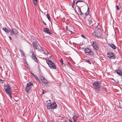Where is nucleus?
<instances>
[{
    "mask_svg": "<svg viewBox=\"0 0 122 122\" xmlns=\"http://www.w3.org/2000/svg\"><path fill=\"white\" fill-rule=\"evenodd\" d=\"M43 53L44 54H46V55H48V53H46V52H45V51H44V52H43Z\"/></svg>",
    "mask_w": 122,
    "mask_h": 122,
    "instance_id": "c85d7f7f",
    "label": "nucleus"
},
{
    "mask_svg": "<svg viewBox=\"0 0 122 122\" xmlns=\"http://www.w3.org/2000/svg\"><path fill=\"white\" fill-rule=\"evenodd\" d=\"M47 109H55L56 108L57 105L56 103L54 102L52 103H48L47 104Z\"/></svg>",
    "mask_w": 122,
    "mask_h": 122,
    "instance_id": "39448f33",
    "label": "nucleus"
},
{
    "mask_svg": "<svg viewBox=\"0 0 122 122\" xmlns=\"http://www.w3.org/2000/svg\"><path fill=\"white\" fill-rule=\"evenodd\" d=\"M39 78L40 79H41V81H42L43 79L44 78V77L41 76H40Z\"/></svg>",
    "mask_w": 122,
    "mask_h": 122,
    "instance_id": "393cba45",
    "label": "nucleus"
},
{
    "mask_svg": "<svg viewBox=\"0 0 122 122\" xmlns=\"http://www.w3.org/2000/svg\"><path fill=\"white\" fill-rule=\"evenodd\" d=\"M67 63H68V64L69 65V66H71V65L70 63L69 62H68Z\"/></svg>",
    "mask_w": 122,
    "mask_h": 122,
    "instance_id": "2f4dec72",
    "label": "nucleus"
},
{
    "mask_svg": "<svg viewBox=\"0 0 122 122\" xmlns=\"http://www.w3.org/2000/svg\"><path fill=\"white\" fill-rule=\"evenodd\" d=\"M74 3H71V5H74Z\"/></svg>",
    "mask_w": 122,
    "mask_h": 122,
    "instance_id": "4c0bfd02",
    "label": "nucleus"
},
{
    "mask_svg": "<svg viewBox=\"0 0 122 122\" xmlns=\"http://www.w3.org/2000/svg\"><path fill=\"white\" fill-rule=\"evenodd\" d=\"M46 16L47 17V18L48 19V20L49 21H51V19L50 18V15H49L48 14H47V15H46Z\"/></svg>",
    "mask_w": 122,
    "mask_h": 122,
    "instance_id": "412c9836",
    "label": "nucleus"
},
{
    "mask_svg": "<svg viewBox=\"0 0 122 122\" xmlns=\"http://www.w3.org/2000/svg\"><path fill=\"white\" fill-rule=\"evenodd\" d=\"M72 7H73V5H72Z\"/></svg>",
    "mask_w": 122,
    "mask_h": 122,
    "instance_id": "a18cd8bd",
    "label": "nucleus"
},
{
    "mask_svg": "<svg viewBox=\"0 0 122 122\" xmlns=\"http://www.w3.org/2000/svg\"><path fill=\"white\" fill-rule=\"evenodd\" d=\"M92 46L94 49L97 50L98 48V44L95 41H93Z\"/></svg>",
    "mask_w": 122,
    "mask_h": 122,
    "instance_id": "9b49d317",
    "label": "nucleus"
},
{
    "mask_svg": "<svg viewBox=\"0 0 122 122\" xmlns=\"http://www.w3.org/2000/svg\"><path fill=\"white\" fill-rule=\"evenodd\" d=\"M69 121L70 122H73L71 119H69Z\"/></svg>",
    "mask_w": 122,
    "mask_h": 122,
    "instance_id": "f704fd0d",
    "label": "nucleus"
},
{
    "mask_svg": "<svg viewBox=\"0 0 122 122\" xmlns=\"http://www.w3.org/2000/svg\"><path fill=\"white\" fill-rule=\"evenodd\" d=\"M37 0H33V3L36 6L37 5Z\"/></svg>",
    "mask_w": 122,
    "mask_h": 122,
    "instance_id": "5701e85b",
    "label": "nucleus"
},
{
    "mask_svg": "<svg viewBox=\"0 0 122 122\" xmlns=\"http://www.w3.org/2000/svg\"><path fill=\"white\" fill-rule=\"evenodd\" d=\"M100 83L99 82L95 81L93 84V86L95 88L96 91L99 92L100 90Z\"/></svg>",
    "mask_w": 122,
    "mask_h": 122,
    "instance_id": "20e7f679",
    "label": "nucleus"
},
{
    "mask_svg": "<svg viewBox=\"0 0 122 122\" xmlns=\"http://www.w3.org/2000/svg\"><path fill=\"white\" fill-rule=\"evenodd\" d=\"M86 23L88 25H92L93 24L92 20L91 18H90L86 21Z\"/></svg>",
    "mask_w": 122,
    "mask_h": 122,
    "instance_id": "9d476101",
    "label": "nucleus"
},
{
    "mask_svg": "<svg viewBox=\"0 0 122 122\" xmlns=\"http://www.w3.org/2000/svg\"><path fill=\"white\" fill-rule=\"evenodd\" d=\"M33 45L34 46V47H35V49H38V50H41L40 49H39V48H37V47L36 46L37 44L36 42H33Z\"/></svg>",
    "mask_w": 122,
    "mask_h": 122,
    "instance_id": "4468645a",
    "label": "nucleus"
},
{
    "mask_svg": "<svg viewBox=\"0 0 122 122\" xmlns=\"http://www.w3.org/2000/svg\"><path fill=\"white\" fill-rule=\"evenodd\" d=\"M81 0H78V2H81Z\"/></svg>",
    "mask_w": 122,
    "mask_h": 122,
    "instance_id": "a19ab883",
    "label": "nucleus"
},
{
    "mask_svg": "<svg viewBox=\"0 0 122 122\" xmlns=\"http://www.w3.org/2000/svg\"><path fill=\"white\" fill-rule=\"evenodd\" d=\"M116 7L117 8V10H119L120 9L119 8L118 5H117L116 6Z\"/></svg>",
    "mask_w": 122,
    "mask_h": 122,
    "instance_id": "bb28decb",
    "label": "nucleus"
},
{
    "mask_svg": "<svg viewBox=\"0 0 122 122\" xmlns=\"http://www.w3.org/2000/svg\"><path fill=\"white\" fill-rule=\"evenodd\" d=\"M85 61L86 62L88 63H89V64H91V61H90L89 60H85Z\"/></svg>",
    "mask_w": 122,
    "mask_h": 122,
    "instance_id": "b1692460",
    "label": "nucleus"
},
{
    "mask_svg": "<svg viewBox=\"0 0 122 122\" xmlns=\"http://www.w3.org/2000/svg\"><path fill=\"white\" fill-rule=\"evenodd\" d=\"M85 54L86 55H92L93 53L88 48H86L84 50Z\"/></svg>",
    "mask_w": 122,
    "mask_h": 122,
    "instance_id": "6e6552de",
    "label": "nucleus"
},
{
    "mask_svg": "<svg viewBox=\"0 0 122 122\" xmlns=\"http://www.w3.org/2000/svg\"><path fill=\"white\" fill-rule=\"evenodd\" d=\"M73 3H74H74H75V1H73Z\"/></svg>",
    "mask_w": 122,
    "mask_h": 122,
    "instance_id": "c03bdc74",
    "label": "nucleus"
},
{
    "mask_svg": "<svg viewBox=\"0 0 122 122\" xmlns=\"http://www.w3.org/2000/svg\"><path fill=\"white\" fill-rule=\"evenodd\" d=\"M81 2H83V1L82 0H81Z\"/></svg>",
    "mask_w": 122,
    "mask_h": 122,
    "instance_id": "79ce46f5",
    "label": "nucleus"
},
{
    "mask_svg": "<svg viewBox=\"0 0 122 122\" xmlns=\"http://www.w3.org/2000/svg\"><path fill=\"white\" fill-rule=\"evenodd\" d=\"M46 92V91H44V90H43V92H42V93L43 94H44V93L45 92Z\"/></svg>",
    "mask_w": 122,
    "mask_h": 122,
    "instance_id": "c9c22d12",
    "label": "nucleus"
},
{
    "mask_svg": "<svg viewBox=\"0 0 122 122\" xmlns=\"http://www.w3.org/2000/svg\"><path fill=\"white\" fill-rule=\"evenodd\" d=\"M43 24H44L45 25H46V23L45 22H44V21H43Z\"/></svg>",
    "mask_w": 122,
    "mask_h": 122,
    "instance_id": "473e14b6",
    "label": "nucleus"
},
{
    "mask_svg": "<svg viewBox=\"0 0 122 122\" xmlns=\"http://www.w3.org/2000/svg\"><path fill=\"white\" fill-rule=\"evenodd\" d=\"M3 29L5 32L7 33H8L9 32V30L6 28L4 27Z\"/></svg>",
    "mask_w": 122,
    "mask_h": 122,
    "instance_id": "a211bd4d",
    "label": "nucleus"
},
{
    "mask_svg": "<svg viewBox=\"0 0 122 122\" xmlns=\"http://www.w3.org/2000/svg\"><path fill=\"white\" fill-rule=\"evenodd\" d=\"M87 11H88V12H89V11H90V9L88 7V9H87Z\"/></svg>",
    "mask_w": 122,
    "mask_h": 122,
    "instance_id": "72a5a7b5",
    "label": "nucleus"
},
{
    "mask_svg": "<svg viewBox=\"0 0 122 122\" xmlns=\"http://www.w3.org/2000/svg\"><path fill=\"white\" fill-rule=\"evenodd\" d=\"M41 81L43 83L45 84L47 83V82L48 81L47 80L44 78Z\"/></svg>",
    "mask_w": 122,
    "mask_h": 122,
    "instance_id": "6ab92c4d",
    "label": "nucleus"
},
{
    "mask_svg": "<svg viewBox=\"0 0 122 122\" xmlns=\"http://www.w3.org/2000/svg\"><path fill=\"white\" fill-rule=\"evenodd\" d=\"M19 51L20 52V53L21 54V55H22L23 56H25V54L24 51L22 50H19Z\"/></svg>",
    "mask_w": 122,
    "mask_h": 122,
    "instance_id": "aec40b11",
    "label": "nucleus"
},
{
    "mask_svg": "<svg viewBox=\"0 0 122 122\" xmlns=\"http://www.w3.org/2000/svg\"><path fill=\"white\" fill-rule=\"evenodd\" d=\"M43 31L45 32L48 33L49 34H51V33L50 32L49 29L46 28H45L43 29Z\"/></svg>",
    "mask_w": 122,
    "mask_h": 122,
    "instance_id": "f8f14e48",
    "label": "nucleus"
},
{
    "mask_svg": "<svg viewBox=\"0 0 122 122\" xmlns=\"http://www.w3.org/2000/svg\"><path fill=\"white\" fill-rule=\"evenodd\" d=\"M81 36L82 37H83V38H84L86 39V37H85V36L84 35H81Z\"/></svg>",
    "mask_w": 122,
    "mask_h": 122,
    "instance_id": "cd10ccee",
    "label": "nucleus"
},
{
    "mask_svg": "<svg viewBox=\"0 0 122 122\" xmlns=\"http://www.w3.org/2000/svg\"><path fill=\"white\" fill-rule=\"evenodd\" d=\"M78 12L80 15H82L83 14V13L81 12V9L79 6H78Z\"/></svg>",
    "mask_w": 122,
    "mask_h": 122,
    "instance_id": "dca6fc26",
    "label": "nucleus"
},
{
    "mask_svg": "<svg viewBox=\"0 0 122 122\" xmlns=\"http://www.w3.org/2000/svg\"><path fill=\"white\" fill-rule=\"evenodd\" d=\"M45 59L46 60L47 63L51 69H56V67L55 64L52 61L49 59H46V58Z\"/></svg>",
    "mask_w": 122,
    "mask_h": 122,
    "instance_id": "7ed1b4c3",
    "label": "nucleus"
},
{
    "mask_svg": "<svg viewBox=\"0 0 122 122\" xmlns=\"http://www.w3.org/2000/svg\"><path fill=\"white\" fill-rule=\"evenodd\" d=\"M4 89L5 90L6 93L10 97V98H12L11 95V88L10 86L8 85H6L4 86Z\"/></svg>",
    "mask_w": 122,
    "mask_h": 122,
    "instance_id": "f03ea898",
    "label": "nucleus"
},
{
    "mask_svg": "<svg viewBox=\"0 0 122 122\" xmlns=\"http://www.w3.org/2000/svg\"><path fill=\"white\" fill-rule=\"evenodd\" d=\"M45 50L44 49V50H41V51H44Z\"/></svg>",
    "mask_w": 122,
    "mask_h": 122,
    "instance_id": "ea45409f",
    "label": "nucleus"
},
{
    "mask_svg": "<svg viewBox=\"0 0 122 122\" xmlns=\"http://www.w3.org/2000/svg\"><path fill=\"white\" fill-rule=\"evenodd\" d=\"M102 34L101 30L99 28L96 29L92 33V35L98 38H100Z\"/></svg>",
    "mask_w": 122,
    "mask_h": 122,
    "instance_id": "f257e3e1",
    "label": "nucleus"
},
{
    "mask_svg": "<svg viewBox=\"0 0 122 122\" xmlns=\"http://www.w3.org/2000/svg\"><path fill=\"white\" fill-rule=\"evenodd\" d=\"M33 75L34 76V77L36 79L37 81L38 82H39V81H40V80L37 77L36 75H34V74H33Z\"/></svg>",
    "mask_w": 122,
    "mask_h": 122,
    "instance_id": "4be33fe9",
    "label": "nucleus"
},
{
    "mask_svg": "<svg viewBox=\"0 0 122 122\" xmlns=\"http://www.w3.org/2000/svg\"><path fill=\"white\" fill-rule=\"evenodd\" d=\"M2 81V80L1 79H0V81Z\"/></svg>",
    "mask_w": 122,
    "mask_h": 122,
    "instance_id": "37998d69",
    "label": "nucleus"
},
{
    "mask_svg": "<svg viewBox=\"0 0 122 122\" xmlns=\"http://www.w3.org/2000/svg\"><path fill=\"white\" fill-rule=\"evenodd\" d=\"M89 12H88V11H87L86 13L85 14V15H88L89 13Z\"/></svg>",
    "mask_w": 122,
    "mask_h": 122,
    "instance_id": "a878e982",
    "label": "nucleus"
},
{
    "mask_svg": "<svg viewBox=\"0 0 122 122\" xmlns=\"http://www.w3.org/2000/svg\"><path fill=\"white\" fill-rule=\"evenodd\" d=\"M60 61L61 62V63H62V62H63V61L62 59H61V60H60Z\"/></svg>",
    "mask_w": 122,
    "mask_h": 122,
    "instance_id": "7c9ffc66",
    "label": "nucleus"
},
{
    "mask_svg": "<svg viewBox=\"0 0 122 122\" xmlns=\"http://www.w3.org/2000/svg\"><path fill=\"white\" fill-rule=\"evenodd\" d=\"M9 32L10 33V34L11 35H13L18 33V32L17 30L14 28L10 29Z\"/></svg>",
    "mask_w": 122,
    "mask_h": 122,
    "instance_id": "0eeeda50",
    "label": "nucleus"
},
{
    "mask_svg": "<svg viewBox=\"0 0 122 122\" xmlns=\"http://www.w3.org/2000/svg\"><path fill=\"white\" fill-rule=\"evenodd\" d=\"M78 0H77V1L76 2V4H77V3H78Z\"/></svg>",
    "mask_w": 122,
    "mask_h": 122,
    "instance_id": "58836bf2",
    "label": "nucleus"
},
{
    "mask_svg": "<svg viewBox=\"0 0 122 122\" xmlns=\"http://www.w3.org/2000/svg\"><path fill=\"white\" fill-rule=\"evenodd\" d=\"M32 59H34V60H35V61H36V62H37L38 61V60L36 59L35 56L34 54H33L32 55Z\"/></svg>",
    "mask_w": 122,
    "mask_h": 122,
    "instance_id": "f3484780",
    "label": "nucleus"
},
{
    "mask_svg": "<svg viewBox=\"0 0 122 122\" xmlns=\"http://www.w3.org/2000/svg\"><path fill=\"white\" fill-rule=\"evenodd\" d=\"M0 83H3V82H0Z\"/></svg>",
    "mask_w": 122,
    "mask_h": 122,
    "instance_id": "49530a36",
    "label": "nucleus"
},
{
    "mask_svg": "<svg viewBox=\"0 0 122 122\" xmlns=\"http://www.w3.org/2000/svg\"><path fill=\"white\" fill-rule=\"evenodd\" d=\"M9 37L10 40H11L12 39L11 37L10 36H9Z\"/></svg>",
    "mask_w": 122,
    "mask_h": 122,
    "instance_id": "e433bc0d",
    "label": "nucleus"
},
{
    "mask_svg": "<svg viewBox=\"0 0 122 122\" xmlns=\"http://www.w3.org/2000/svg\"><path fill=\"white\" fill-rule=\"evenodd\" d=\"M26 86L25 90L26 92H28L30 90L31 88L33 86V84L30 82L28 83Z\"/></svg>",
    "mask_w": 122,
    "mask_h": 122,
    "instance_id": "423d86ee",
    "label": "nucleus"
},
{
    "mask_svg": "<svg viewBox=\"0 0 122 122\" xmlns=\"http://www.w3.org/2000/svg\"><path fill=\"white\" fill-rule=\"evenodd\" d=\"M61 64L62 65V66H65V64L64 63H63V62H62V63H61Z\"/></svg>",
    "mask_w": 122,
    "mask_h": 122,
    "instance_id": "c756f323",
    "label": "nucleus"
},
{
    "mask_svg": "<svg viewBox=\"0 0 122 122\" xmlns=\"http://www.w3.org/2000/svg\"><path fill=\"white\" fill-rule=\"evenodd\" d=\"M115 72L119 75L122 76V70H116L115 71Z\"/></svg>",
    "mask_w": 122,
    "mask_h": 122,
    "instance_id": "ddd939ff",
    "label": "nucleus"
},
{
    "mask_svg": "<svg viewBox=\"0 0 122 122\" xmlns=\"http://www.w3.org/2000/svg\"><path fill=\"white\" fill-rule=\"evenodd\" d=\"M107 56L110 58L114 59L116 57V56H114V54L113 53L109 52L107 54Z\"/></svg>",
    "mask_w": 122,
    "mask_h": 122,
    "instance_id": "1a4fd4ad",
    "label": "nucleus"
},
{
    "mask_svg": "<svg viewBox=\"0 0 122 122\" xmlns=\"http://www.w3.org/2000/svg\"><path fill=\"white\" fill-rule=\"evenodd\" d=\"M109 45L113 49H116L117 48V47L113 44H109Z\"/></svg>",
    "mask_w": 122,
    "mask_h": 122,
    "instance_id": "2eb2a0df",
    "label": "nucleus"
}]
</instances>
